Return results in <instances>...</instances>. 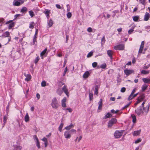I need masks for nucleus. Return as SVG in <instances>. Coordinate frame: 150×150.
Listing matches in <instances>:
<instances>
[{
    "instance_id": "61",
    "label": "nucleus",
    "mask_w": 150,
    "mask_h": 150,
    "mask_svg": "<svg viewBox=\"0 0 150 150\" xmlns=\"http://www.w3.org/2000/svg\"><path fill=\"white\" fill-rule=\"evenodd\" d=\"M67 7V11H69L70 10V8L69 5L67 4L66 5Z\"/></svg>"
},
{
    "instance_id": "7",
    "label": "nucleus",
    "mask_w": 150,
    "mask_h": 150,
    "mask_svg": "<svg viewBox=\"0 0 150 150\" xmlns=\"http://www.w3.org/2000/svg\"><path fill=\"white\" fill-rule=\"evenodd\" d=\"M34 138L36 142L37 146L38 147V148H40V146L38 137L36 135H35L34 136Z\"/></svg>"
},
{
    "instance_id": "16",
    "label": "nucleus",
    "mask_w": 150,
    "mask_h": 150,
    "mask_svg": "<svg viewBox=\"0 0 150 150\" xmlns=\"http://www.w3.org/2000/svg\"><path fill=\"white\" fill-rule=\"evenodd\" d=\"M66 101V97H64L62 99L61 101V104L62 106L63 107H66V105L65 102Z\"/></svg>"
},
{
    "instance_id": "55",
    "label": "nucleus",
    "mask_w": 150,
    "mask_h": 150,
    "mask_svg": "<svg viewBox=\"0 0 150 150\" xmlns=\"http://www.w3.org/2000/svg\"><path fill=\"white\" fill-rule=\"evenodd\" d=\"M70 132V133H73L74 134H76V130L75 129H72L70 131H69Z\"/></svg>"
},
{
    "instance_id": "23",
    "label": "nucleus",
    "mask_w": 150,
    "mask_h": 150,
    "mask_svg": "<svg viewBox=\"0 0 150 150\" xmlns=\"http://www.w3.org/2000/svg\"><path fill=\"white\" fill-rule=\"evenodd\" d=\"M47 48H45L43 51L40 53V55L41 57H42V58L43 59V58L42 57V56L45 55V54L46 53V52L47 51Z\"/></svg>"
},
{
    "instance_id": "31",
    "label": "nucleus",
    "mask_w": 150,
    "mask_h": 150,
    "mask_svg": "<svg viewBox=\"0 0 150 150\" xmlns=\"http://www.w3.org/2000/svg\"><path fill=\"white\" fill-rule=\"evenodd\" d=\"M57 93L59 95L61 96L63 93V92L59 88L57 89Z\"/></svg>"
},
{
    "instance_id": "14",
    "label": "nucleus",
    "mask_w": 150,
    "mask_h": 150,
    "mask_svg": "<svg viewBox=\"0 0 150 150\" xmlns=\"http://www.w3.org/2000/svg\"><path fill=\"white\" fill-rule=\"evenodd\" d=\"M50 13V11L48 9H45V11L43 12V13L46 15V16L48 19H49L50 17L49 15Z\"/></svg>"
},
{
    "instance_id": "62",
    "label": "nucleus",
    "mask_w": 150,
    "mask_h": 150,
    "mask_svg": "<svg viewBox=\"0 0 150 150\" xmlns=\"http://www.w3.org/2000/svg\"><path fill=\"white\" fill-rule=\"evenodd\" d=\"M34 23H32L30 24L29 27L30 28L33 29L34 28V25L33 24Z\"/></svg>"
},
{
    "instance_id": "15",
    "label": "nucleus",
    "mask_w": 150,
    "mask_h": 150,
    "mask_svg": "<svg viewBox=\"0 0 150 150\" xmlns=\"http://www.w3.org/2000/svg\"><path fill=\"white\" fill-rule=\"evenodd\" d=\"M102 99H100L99 102L98 103V104L99 105L98 110V112H100V111H98V110H101L102 109Z\"/></svg>"
},
{
    "instance_id": "40",
    "label": "nucleus",
    "mask_w": 150,
    "mask_h": 150,
    "mask_svg": "<svg viewBox=\"0 0 150 150\" xmlns=\"http://www.w3.org/2000/svg\"><path fill=\"white\" fill-rule=\"evenodd\" d=\"M10 34L9 32L6 31L4 34V36L6 37H9Z\"/></svg>"
},
{
    "instance_id": "49",
    "label": "nucleus",
    "mask_w": 150,
    "mask_h": 150,
    "mask_svg": "<svg viewBox=\"0 0 150 150\" xmlns=\"http://www.w3.org/2000/svg\"><path fill=\"white\" fill-rule=\"evenodd\" d=\"M131 103V102H129L128 104L124 107L122 108V109H124L127 108L128 107Z\"/></svg>"
},
{
    "instance_id": "48",
    "label": "nucleus",
    "mask_w": 150,
    "mask_h": 150,
    "mask_svg": "<svg viewBox=\"0 0 150 150\" xmlns=\"http://www.w3.org/2000/svg\"><path fill=\"white\" fill-rule=\"evenodd\" d=\"M145 1L146 0H139V2L144 5H145Z\"/></svg>"
},
{
    "instance_id": "21",
    "label": "nucleus",
    "mask_w": 150,
    "mask_h": 150,
    "mask_svg": "<svg viewBox=\"0 0 150 150\" xmlns=\"http://www.w3.org/2000/svg\"><path fill=\"white\" fill-rule=\"evenodd\" d=\"M25 121L26 122H27L29 121V117L28 116V113H26V115H25L24 117Z\"/></svg>"
},
{
    "instance_id": "50",
    "label": "nucleus",
    "mask_w": 150,
    "mask_h": 150,
    "mask_svg": "<svg viewBox=\"0 0 150 150\" xmlns=\"http://www.w3.org/2000/svg\"><path fill=\"white\" fill-rule=\"evenodd\" d=\"M142 101V100H140L139 98H138L137 101L134 104L135 105H136L137 104Z\"/></svg>"
},
{
    "instance_id": "9",
    "label": "nucleus",
    "mask_w": 150,
    "mask_h": 150,
    "mask_svg": "<svg viewBox=\"0 0 150 150\" xmlns=\"http://www.w3.org/2000/svg\"><path fill=\"white\" fill-rule=\"evenodd\" d=\"M124 72L125 74L128 76L133 73L134 71L132 70L126 69L124 70Z\"/></svg>"
},
{
    "instance_id": "1",
    "label": "nucleus",
    "mask_w": 150,
    "mask_h": 150,
    "mask_svg": "<svg viewBox=\"0 0 150 150\" xmlns=\"http://www.w3.org/2000/svg\"><path fill=\"white\" fill-rule=\"evenodd\" d=\"M149 104L146 105L145 107H143V109L141 106H140L137 108L135 111L137 115L139 116L146 115H147L149 110Z\"/></svg>"
},
{
    "instance_id": "19",
    "label": "nucleus",
    "mask_w": 150,
    "mask_h": 150,
    "mask_svg": "<svg viewBox=\"0 0 150 150\" xmlns=\"http://www.w3.org/2000/svg\"><path fill=\"white\" fill-rule=\"evenodd\" d=\"M141 131V130L140 129L138 130L134 131L133 133V135L134 136H137L140 134Z\"/></svg>"
},
{
    "instance_id": "6",
    "label": "nucleus",
    "mask_w": 150,
    "mask_h": 150,
    "mask_svg": "<svg viewBox=\"0 0 150 150\" xmlns=\"http://www.w3.org/2000/svg\"><path fill=\"white\" fill-rule=\"evenodd\" d=\"M64 136L65 138L67 139H70L71 136L70 132L67 131L64 132Z\"/></svg>"
},
{
    "instance_id": "46",
    "label": "nucleus",
    "mask_w": 150,
    "mask_h": 150,
    "mask_svg": "<svg viewBox=\"0 0 150 150\" xmlns=\"http://www.w3.org/2000/svg\"><path fill=\"white\" fill-rule=\"evenodd\" d=\"M97 65V63L95 62L92 63V66L93 67L95 68Z\"/></svg>"
},
{
    "instance_id": "37",
    "label": "nucleus",
    "mask_w": 150,
    "mask_h": 150,
    "mask_svg": "<svg viewBox=\"0 0 150 150\" xmlns=\"http://www.w3.org/2000/svg\"><path fill=\"white\" fill-rule=\"evenodd\" d=\"M15 23L14 22H12L9 25L8 28L9 29H11L12 27H13L14 26Z\"/></svg>"
},
{
    "instance_id": "20",
    "label": "nucleus",
    "mask_w": 150,
    "mask_h": 150,
    "mask_svg": "<svg viewBox=\"0 0 150 150\" xmlns=\"http://www.w3.org/2000/svg\"><path fill=\"white\" fill-rule=\"evenodd\" d=\"M53 21L52 19H50L49 21H47V24L50 27H51L53 24Z\"/></svg>"
},
{
    "instance_id": "53",
    "label": "nucleus",
    "mask_w": 150,
    "mask_h": 150,
    "mask_svg": "<svg viewBox=\"0 0 150 150\" xmlns=\"http://www.w3.org/2000/svg\"><path fill=\"white\" fill-rule=\"evenodd\" d=\"M141 141V139L140 138H139L137 140H136L135 142V143L136 144H137Z\"/></svg>"
},
{
    "instance_id": "60",
    "label": "nucleus",
    "mask_w": 150,
    "mask_h": 150,
    "mask_svg": "<svg viewBox=\"0 0 150 150\" xmlns=\"http://www.w3.org/2000/svg\"><path fill=\"white\" fill-rule=\"evenodd\" d=\"M126 90V88L125 87H122V88L121 89L120 91L122 92H124Z\"/></svg>"
},
{
    "instance_id": "63",
    "label": "nucleus",
    "mask_w": 150,
    "mask_h": 150,
    "mask_svg": "<svg viewBox=\"0 0 150 150\" xmlns=\"http://www.w3.org/2000/svg\"><path fill=\"white\" fill-rule=\"evenodd\" d=\"M134 30L133 29L129 30L128 31V33L129 34H131L133 31Z\"/></svg>"
},
{
    "instance_id": "27",
    "label": "nucleus",
    "mask_w": 150,
    "mask_h": 150,
    "mask_svg": "<svg viewBox=\"0 0 150 150\" xmlns=\"http://www.w3.org/2000/svg\"><path fill=\"white\" fill-rule=\"evenodd\" d=\"M106 67V65L105 63H104L100 65V67H98V68H100L103 69H105Z\"/></svg>"
},
{
    "instance_id": "39",
    "label": "nucleus",
    "mask_w": 150,
    "mask_h": 150,
    "mask_svg": "<svg viewBox=\"0 0 150 150\" xmlns=\"http://www.w3.org/2000/svg\"><path fill=\"white\" fill-rule=\"evenodd\" d=\"M150 66L149 64H145L144 67V68L145 69H147L149 68Z\"/></svg>"
},
{
    "instance_id": "51",
    "label": "nucleus",
    "mask_w": 150,
    "mask_h": 150,
    "mask_svg": "<svg viewBox=\"0 0 150 150\" xmlns=\"http://www.w3.org/2000/svg\"><path fill=\"white\" fill-rule=\"evenodd\" d=\"M68 70L67 67H66V68L64 70V73L63 74V76H64Z\"/></svg>"
},
{
    "instance_id": "52",
    "label": "nucleus",
    "mask_w": 150,
    "mask_h": 150,
    "mask_svg": "<svg viewBox=\"0 0 150 150\" xmlns=\"http://www.w3.org/2000/svg\"><path fill=\"white\" fill-rule=\"evenodd\" d=\"M22 16L20 14H16L15 15V16H14V18L16 19L17 18H18V17H21Z\"/></svg>"
},
{
    "instance_id": "17",
    "label": "nucleus",
    "mask_w": 150,
    "mask_h": 150,
    "mask_svg": "<svg viewBox=\"0 0 150 150\" xmlns=\"http://www.w3.org/2000/svg\"><path fill=\"white\" fill-rule=\"evenodd\" d=\"M90 75V74L89 71H86L83 75V77L84 79H86Z\"/></svg>"
},
{
    "instance_id": "42",
    "label": "nucleus",
    "mask_w": 150,
    "mask_h": 150,
    "mask_svg": "<svg viewBox=\"0 0 150 150\" xmlns=\"http://www.w3.org/2000/svg\"><path fill=\"white\" fill-rule=\"evenodd\" d=\"M134 98V97L133 96V95H132V94H131L129 96V97H128V100H131Z\"/></svg>"
},
{
    "instance_id": "41",
    "label": "nucleus",
    "mask_w": 150,
    "mask_h": 150,
    "mask_svg": "<svg viewBox=\"0 0 150 150\" xmlns=\"http://www.w3.org/2000/svg\"><path fill=\"white\" fill-rule=\"evenodd\" d=\"M89 98L90 100H91L93 99V94L92 93H89Z\"/></svg>"
},
{
    "instance_id": "36",
    "label": "nucleus",
    "mask_w": 150,
    "mask_h": 150,
    "mask_svg": "<svg viewBox=\"0 0 150 150\" xmlns=\"http://www.w3.org/2000/svg\"><path fill=\"white\" fill-rule=\"evenodd\" d=\"M29 13L31 17L32 18L35 15L33 12L32 10L29 11Z\"/></svg>"
},
{
    "instance_id": "45",
    "label": "nucleus",
    "mask_w": 150,
    "mask_h": 150,
    "mask_svg": "<svg viewBox=\"0 0 150 150\" xmlns=\"http://www.w3.org/2000/svg\"><path fill=\"white\" fill-rule=\"evenodd\" d=\"M119 111V110H117L115 111L114 110L112 109L111 110V112L112 113H117Z\"/></svg>"
},
{
    "instance_id": "3",
    "label": "nucleus",
    "mask_w": 150,
    "mask_h": 150,
    "mask_svg": "<svg viewBox=\"0 0 150 150\" xmlns=\"http://www.w3.org/2000/svg\"><path fill=\"white\" fill-rule=\"evenodd\" d=\"M123 132V130L116 131L114 134L115 138L116 139H118L120 138L122 135Z\"/></svg>"
},
{
    "instance_id": "2",
    "label": "nucleus",
    "mask_w": 150,
    "mask_h": 150,
    "mask_svg": "<svg viewBox=\"0 0 150 150\" xmlns=\"http://www.w3.org/2000/svg\"><path fill=\"white\" fill-rule=\"evenodd\" d=\"M51 105L53 108L57 109L59 106V101L56 98H54L52 100Z\"/></svg>"
},
{
    "instance_id": "4",
    "label": "nucleus",
    "mask_w": 150,
    "mask_h": 150,
    "mask_svg": "<svg viewBox=\"0 0 150 150\" xmlns=\"http://www.w3.org/2000/svg\"><path fill=\"white\" fill-rule=\"evenodd\" d=\"M117 122V120L115 118H112L108 122V127L110 128L114 124L116 123Z\"/></svg>"
},
{
    "instance_id": "24",
    "label": "nucleus",
    "mask_w": 150,
    "mask_h": 150,
    "mask_svg": "<svg viewBox=\"0 0 150 150\" xmlns=\"http://www.w3.org/2000/svg\"><path fill=\"white\" fill-rule=\"evenodd\" d=\"M112 116V115L110 113L108 112V113L103 117L104 119H106Z\"/></svg>"
},
{
    "instance_id": "44",
    "label": "nucleus",
    "mask_w": 150,
    "mask_h": 150,
    "mask_svg": "<svg viewBox=\"0 0 150 150\" xmlns=\"http://www.w3.org/2000/svg\"><path fill=\"white\" fill-rule=\"evenodd\" d=\"M93 54V52H89L88 54L87 55V57L88 58L91 57Z\"/></svg>"
},
{
    "instance_id": "58",
    "label": "nucleus",
    "mask_w": 150,
    "mask_h": 150,
    "mask_svg": "<svg viewBox=\"0 0 150 150\" xmlns=\"http://www.w3.org/2000/svg\"><path fill=\"white\" fill-rule=\"evenodd\" d=\"M63 109L64 110H68L69 112H71L72 111V109L71 108H66L65 109Z\"/></svg>"
},
{
    "instance_id": "12",
    "label": "nucleus",
    "mask_w": 150,
    "mask_h": 150,
    "mask_svg": "<svg viewBox=\"0 0 150 150\" xmlns=\"http://www.w3.org/2000/svg\"><path fill=\"white\" fill-rule=\"evenodd\" d=\"M150 17V15L149 13L146 12L144 16V20L146 21L148 20Z\"/></svg>"
},
{
    "instance_id": "33",
    "label": "nucleus",
    "mask_w": 150,
    "mask_h": 150,
    "mask_svg": "<svg viewBox=\"0 0 150 150\" xmlns=\"http://www.w3.org/2000/svg\"><path fill=\"white\" fill-rule=\"evenodd\" d=\"M16 1L15 2H13V4L14 6H20L21 4L20 3L18 2V1Z\"/></svg>"
},
{
    "instance_id": "43",
    "label": "nucleus",
    "mask_w": 150,
    "mask_h": 150,
    "mask_svg": "<svg viewBox=\"0 0 150 150\" xmlns=\"http://www.w3.org/2000/svg\"><path fill=\"white\" fill-rule=\"evenodd\" d=\"M67 16L68 18H70L71 17L72 14L71 13L69 12L67 13Z\"/></svg>"
},
{
    "instance_id": "25",
    "label": "nucleus",
    "mask_w": 150,
    "mask_h": 150,
    "mask_svg": "<svg viewBox=\"0 0 150 150\" xmlns=\"http://www.w3.org/2000/svg\"><path fill=\"white\" fill-rule=\"evenodd\" d=\"M131 116L133 122L134 123H135L137 120L136 116L134 114L131 115Z\"/></svg>"
},
{
    "instance_id": "30",
    "label": "nucleus",
    "mask_w": 150,
    "mask_h": 150,
    "mask_svg": "<svg viewBox=\"0 0 150 150\" xmlns=\"http://www.w3.org/2000/svg\"><path fill=\"white\" fill-rule=\"evenodd\" d=\"M139 18V17L138 16H133V20L134 21H137Z\"/></svg>"
},
{
    "instance_id": "54",
    "label": "nucleus",
    "mask_w": 150,
    "mask_h": 150,
    "mask_svg": "<svg viewBox=\"0 0 150 150\" xmlns=\"http://www.w3.org/2000/svg\"><path fill=\"white\" fill-rule=\"evenodd\" d=\"M7 119V117H6L5 116L4 117V119H3V122H4V124H5L6 123Z\"/></svg>"
},
{
    "instance_id": "8",
    "label": "nucleus",
    "mask_w": 150,
    "mask_h": 150,
    "mask_svg": "<svg viewBox=\"0 0 150 150\" xmlns=\"http://www.w3.org/2000/svg\"><path fill=\"white\" fill-rule=\"evenodd\" d=\"M62 90L65 93L66 95L68 97L69 92L68 91V90L67 88V86L64 85L62 88Z\"/></svg>"
},
{
    "instance_id": "47",
    "label": "nucleus",
    "mask_w": 150,
    "mask_h": 150,
    "mask_svg": "<svg viewBox=\"0 0 150 150\" xmlns=\"http://www.w3.org/2000/svg\"><path fill=\"white\" fill-rule=\"evenodd\" d=\"M41 86L45 87L46 86V82L45 81H43L41 83Z\"/></svg>"
},
{
    "instance_id": "57",
    "label": "nucleus",
    "mask_w": 150,
    "mask_h": 150,
    "mask_svg": "<svg viewBox=\"0 0 150 150\" xmlns=\"http://www.w3.org/2000/svg\"><path fill=\"white\" fill-rule=\"evenodd\" d=\"M37 37L34 36L33 38V42L34 44H35V42H36Z\"/></svg>"
},
{
    "instance_id": "38",
    "label": "nucleus",
    "mask_w": 150,
    "mask_h": 150,
    "mask_svg": "<svg viewBox=\"0 0 150 150\" xmlns=\"http://www.w3.org/2000/svg\"><path fill=\"white\" fill-rule=\"evenodd\" d=\"M148 86L146 85H143L142 87V91H144L147 88Z\"/></svg>"
},
{
    "instance_id": "64",
    "label": "nucleus",
    "mask_w": 150,
    "mask_h": 150,
    "mask_svg": "<svg viewBox=\"0 0 150 150\" xmlns=\"http://www.w3.org/2000/svg\"><path fill=\"white\" fill-rule=\"evenodd\" d=\"M146 29L147 30V31H150V26H147L146 27H145Z\"/></svg>"
},
{
    "instance_id": "26",
    "label": "nucleus",
    "mask_w": 150,
    "mask_h": 150,
    "mask_svg": "<svg viewBox=\"0 0 150 150\" xmlns=\"http://www.w3.org/2000/svg\"><path fill=\"white\" fill-rule=\"evenodd\" d=\"M64 125V123L61 122L60 125L58 128V130L60 132H61L62 131V129L63 126Z\"/></svg>"
},
{
    "instance_id": "56",
    "label": "nucleus",
    "mask_w": 150,
    "mask_h": 150,
    "mask_svg": "<svg viewBox=\"0 0 150 150\" xmlns=\"http://www.w3.org/2000/svg\"><path fill=\"white\" fill-rule=\"evenodd\" d=\"M144 95H142L140 97L138 98H139L140 100H142V101L144 99Z\"/></svg>"
},
{
    "instance_id": "28",
    "label": "nucleus",
    "mask_w": 150,
    "mask_h": 150,
    "mask_svg": "<svg viewBox=\"0 0 150 150\" xmlns=\"http://www.w3.org/2000/svg\"><path fill=\"white\" fill-rule=\"evenodd\" d=\"M22 147L20 146L15 145L14 146V150H21Z\"/></svg>"
},
{
    "instance_id": "18",
    "label": "nucleus",
    "mask_w": 150,
    "mask_h": 150,
    "mask_svg": "<svg viewBox=\"0 0 150 150\" xmlns=\"http://www.w3.org/2000/svg\"><path fill=\"white\" fill-rule=\"evenodd\" d=\"M107 53L108 55L110 57V59H112L113 51L110 50H108Z\"/></svg>"
},
{
    "instance_id": "32",
    "label": "nucleus",
    "mask_w": 150,
    "mask_h": 150,
    "mask_svg": "<svg viewBox=\"0 0 150 150\" xmlns=\"http://www.w3.org/2000/svg\"><path fill=\"white\" fill-rule=\"evenodd\" d=\"M105 37L104 36L101 40V44L102 46H103L105 43Z\"/></svg>"
},
{
    "instance_id": "11",
    "label": "nucleus",
    "mask_w": 150,
    "mask_h": 150,
    "mask_svg": "<svg viewBox=\"0 0 150 150\" xmlns=\"http://www.w3.org/2000/svg\"><path fill=\"white\" fill-rule=\"evenodd\" d=\"M24 75L26 77L25 79V80L26 81H29L31 79V76L30 75L26 74L25 73L24 74Z\"/></svg>"
},
{
    "instance_id": "34",
    "label": "nucleus",
    "mask_w": 150,
    "mask_h": 150,
    "mask_svg": "<svg viewBox=\"0 0 150 150\" xmlns=\"http://www.w3.org/2000/svg\"><path fill=\"white\" fill-rule=\"evenodd\" d=\"M142 80L145 83H148L150 82V80L146 78H143Z\"/></svg>"
},
{
    "instance_id": "10",
    "label": "nucleus",
    "mask_w": 150,
    "mask_h": 150,
    "mask_svg": "<svg viewBox=\"0 0 150 150\" xmlns=\"http://www.w3.org/2000/svg\"><path fill=\"white\" fill-rule=\"evenodd\" d=\"M144 41H142L141 42V45L140 46V48H139V53H142L143 50V48H144Z\"/></svg>"
},
{
    "instance_id": "5",
    "label": "nucleus",
    "mask_w": 150,
    "mask_h": 150,
    "mask_svg": "<svg viewBox=\"0 0 150 150\" xmlns=\"http://www.w3.org/2000/svg\"><path fill=\"white\" fill-rule=\"evenodd\" d=\"M114 48L116 50H122L124 49V45L122 44L119 45L114 46Z\"/></svg>"
},
{
    "instance_id": "13",
    "label": "nucleus",
    "mask_w": 150,
    "mask_h": 150,
    "mask_svg": "<svg viewBox=\"0 0 150 150\" xmlns=\"http://www.w3.org/2000/svg\"><path fill=\"white\" fill-rule=\"evenodd\" d=\"M74 125L72 123H71L69 125L67 126L64 128V129H66L67 131H68L71 128L74 127Z\"/></svg>"
},
{
    "instance_id": "35",
    "label": "nucleus",
    "mask_w": 150,
    "mask_h": 150,
    "mask_svg": "<svg viewBox=\"0 0 150 150\" xmlns=\"http://www.w3.org/2000/svg\"><path fill=\"white\" fill-rule=\"evenodd\" d=\"M149 71H145L144 70H143L141 71V73L144 74H148L149 73Z\"/></svg>"
},
{
    "instance_id": "59",
    "label": "nucleus",
    "mask_w": 150,
    "mask_h": 150,
    "mask_svg": "<svg viewBox=\"0 0 150 150\" xmlns=\"http://www.w3.org/2000/svg\"><path fill=\"white\" fill-rule=\"evenodd\" d=\"M39 57H37L35 59L34 62L35 64H37L38 61L39 60Z\"/></svg>"
},
{
    "instance_id": "22",
    "label": "nucleus",
    "mask_w": 150,
    "mask_h": 150,
    "mask_svg": "<svg viewBox=\"0 0 150 150\" xmlns=\"http://www.w3.org/2000/svg\"><path fill=\"white\" fill-rule=\"evenodd\" d=\"M95 90L94 91V94L97 95L98 94V91L99 88V86L98 85L95 86Z\"/></svg>"
},
{
    "instance_id": "29",
    "label": "nucleus",
    "mask_w": 150,
    "mask_h": 150,
    "mask_svg": "<svg viewBox=\"0 0 150 150\" xmlns=\"http://www.w3.org/2000/svg\"><path fill=\"white\" fill-rule=\"evenodd\" d=\"M27 9L26 7H23L21 9V12L23 13H25L27 12Z\"/></svg>"
}]
</instances>
